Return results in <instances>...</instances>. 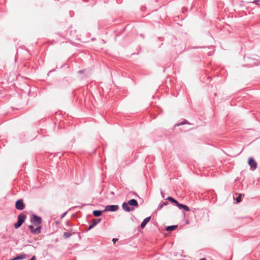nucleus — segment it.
<instances>
[{
  "mask_svg": "<svg viewBox=\"0 0 260 260\" xmlns=\"http://www.w3.org/2000/svg\"><path fill=\"white\" fill-rule=\"evenodd\" d=\"M26 218V215L24 213H21L18 216V221L14 224V228L15 229L19 228L22 223L25 221Z\"/></svg>",
  "mask_w": 260,
  "mask_h": 260,
  "instance_id": "f257e3e1",
  "label": "nucleus"
},
{
  "mask_svg": "<svg viewBox=\"0 0 260 260\" xmlns=\"http://www.w3.org/2000/svg\"><path fill=\"white\" fill-rule=\"evenodd\" d=\"M42 218L36 214H32L30 218V222L35 226H38L42 223Z\"/></svg>",
  "mask_w": 260,
  "mask_h": 260,
  "instance_id": "f03ea898",
  "label": "nucleus"
},
{
  "mask_svg": "<svg viewBox=\"0 0 260 260\" xmlns=\"http://www.w3.org/2000/svg\"><path fill=\"white\" fill-rule=\"evenodd\" d=\"M15 207L17 210H22L24 209L25 204H24L22 199L18 200L16 202Z\"/></svg>",
  "mask_w": 260,
  "mask_h": 260,
  "instance_id": "7ed1b4c3",
  "label": "nucleus"
},
{
  "mask_svg": "<svg viewBox=\"0 0 260 260\" xmlns=\"http://www.w3.org/2000/svg\"><path fill=\"white\" fill-rule=\"evenodd\" d=\"M119 209V206L117 205H108L105 207V211L115 212Z\"/></svg>",
  "mask_w": 260,
  "mask_h": 260,
  "instance_id": "20e7f679",
  "label": "nucleus"
},
{
  "mask_svg": "<svg viewBox=\"0 0 260 260\" xmlns=\"http://www.w3.org/2000/svg\"><path fill=\"white\" fill-rule=\"evenodd\" d=\"M127 203L123 202L122 204V208L125 212H129L134 210V207H131Z\"/></svg>",
  "mask_w": 260,
  "mask_h": 260,
  "instance_id": "39448f33",
  "label": "nucleus"
},
{
  "mask_svg": "<svg viewBox=\"0 0 260 260\" xmlns=\"http://www.w3.org/2000/svg\"><path fill=\"white\" fill-rule=\"evenodd\" d=\"M248 164L253 170H255L257 168V163L253 158L250 157L248 159Z\"/></svg>",
  "mask_w": 260,
  "mask_h": 260,
  "instance_id": "423d86ee",
  "label": "nucleus"
},
{
  "mask_svg": "<svg viewBox=\"0 0 260 260\" xmlns=\"http://www.w3.org/2000/svg\"><path fill=\"white\" fill-rule=\"evenodd\" d=\"M101 218L93 219L92 220V223L89 225L87 230L89 231L92 229L93 227L96 225L101 221Z\"/></svg>",
  "mask_w": 260,
  "mask_h": 260,
  "instance_id": "0eeeda50",
  "label": "nucleus"
},
{
  "mask_svg": "<svg viewBox=\"0 0 260 260\" xmlns=\"http://www.w3.org/2000/svg\"><path fill=\"white\" fill-rule=\"evenodd\" d=\"M150 219L151 216H148L145 218L141 223L140 227L142 229H144L146 225L147 224V223L150 220Z\"/></svg>",
  "mask_w": 260,
  "mask_h": 260,
  "instance_id": "6e6552de",
  "label": "nucleus"
},
{
  "mask_svg": "<svg viewBox=\"0 0 260 260\" xmlns=\"http://www.w3.org/2000/svg\"><path fill=\"white\" fill-rule=\"evenodd\" d=\"M127 203L129 206H133V207H138V203L136 200L135 199H131L129 200L127 202Z\"/></svg>",
  "mask_w": 260,
  "mask_h": 260,
  "instance_id": "1a4fd4ad",
  "label": "nucleus"
},
{
  "mask_svg": "<svg viewBox=\"0 0 260 260\" xmlns=\"http://www.w3.org/2000/svg\"><path fill=\"white\" fill-rule=\"evenodd\" d=\"M26 257L25 254H20L14 257L12 260H21L25 258Z\"/></svg>",
  "mask_w": 260,
  "mask_h": 260,
  "instance_id": "9d476101",
  "label": "nucleus"
},
{
  "mask_svg": "<svg viewBox=\"0 0 260 260\" xmlns=\"http://www.w3.org/2000/svg\"><path fill=\"white\" fill-rule=\"evenodd\" d=\"M177 225H170L166 227V230L168 232H171L175 230L177 228Z\"/></svg>",
  "mask_w": 260,
  "mask_h": 260,
  "instance_id": "9b49d317",
  "label": "nucleus"
},
{
  "mask_svg": "<svg viewBox=\"0 0 260 260\" xmlns=\"http://www.w3.org/2000/svg\"><path fill=\"white\" fill-rule=\"evenodd\" d=\"M41 226L39 225L37 226L36 228H35L34 231H33V234L37 235L41 233Z\"/></svg>",
  "mask_w": 260,
  "mask_h": 260,
  "instance_id": "f8f14e48",
  "label": "nucleus"
},
{
  "mask_svg": "<svg viewBox=\"0 0 260 260\" xmlns=\"http://www.w3.org/2000/svg\"><path fill=\"white\" fill-rule=\"evenodd\" d=\"M103 211L101 210H94L93 211V215L95 217H100L102 215Z\"/></svg>",
  "mask_w": 260,
  "mask_h": 260,
  "instance_id": "ddd939ff",
  "label": "nucleus"
},
{
  "mask_svg": "<svg viewBox=\"0 0 260 260\" xmlns=\"http://www.w3.org/2000/svg\"><path fill=\"white\" fill-rule=\"evenodd\" d=\"M72 235V234L69 232H64L63 235V238L67 239L70 237Z\"/></svg>",
  "mask_w": 260,
  "mask_h": 260,
  "instance_id": "4468645a",
  "label": "nucleus"
},
{
  "mask_svg": "<svg viewBox=\"0 0 260 260\" xmlns=\"http://www.w3.org/2000/svg\"><path fill=\"white\" fill-rule=\"evenodd\" d=\"M241 194H239L238 196L236 198V200L237 203H240L241 201Z\"/></svg>",
  "mask_w": 260,
  "mask_h": 260,
  "instance_id": "2eb2a0df",
  "label": "nucleus"
},
{
  "mask_svg": "<svg viewBox=\"0 0 260 260\" xmlns=\"http://www.w3.org/2000/svg\"><path fill=\"white\" fill-rule=\"evenodd\" d=\"M28 228L30 230V232L33 234V231L35 230V228L32 225H28Z\"/></svg>",
  "mask_w": 260,
  "mask_h": 260,
  "instance_id": "dca6fc26",
  "label": "nucleus"
},
{
  "mask_svg": "<svg viewBox=\"0 0 260 260\" xmlns=\"http://www.w3.org/2000/svg\"><path fill=\"white\" fill-rule=\"evenodd\" d=\"M259 2H260V0H254L253 2H248V3H252V4H256L257 5H259Z\"/></svg>",
  "mask_w": 260,
  "mask_h": 260,
  "instance_id": "f3484780",
  "label": "nucleus"
},
{
  "mask_svg": "<svg viewBox=\"0 0 260 260\" xmlns=\"http://www.w3.org/2000/svg\"><path fill=\"white\" fill-rule=\"evenodd\" d=\"M187 121L185 120V119H184L183 121L181 122H180L179 123H178L177 124V126H179V125H183V124H187Z\"/></svg>",
  "mask_w": 260,
  "mask_h": 260,
  "instance_id": "a211bd4d",
  "label": "nucleus"
},
{
  "mask_svg": "<svg viewBox=\"0 0 260 260\" xmlns=\"http://www.w3.org/2000/svg\"><path fill=\"white\" fill-rule=\"evenodd\" d=\"M183 206L184 207L182 208V209H183L185 211H189L190 210L189 208L187 206L184 205Z\"/></svg>",
  "mask_w": 260,
  "mask_h": 260,
  "instance_id": "6ab92c4d",
  "label": "nucleus"
},
{
  "mask_svg": "<svg viewBox=\"0 0 260 260\" xmlns=\"http://www.w3.org/2000/svg\"><path fill=\"white\" fill-rule=\"evenodd\" d=\"M176 206L179 208V209H182V208L184 207L183 206L184 204H182L178 203Z\"/></svg>",
  "mask_w": 260,
  "mask_h": 260,
  "instance_id": "aec40b11",
  "label": "nucleus"
},
{
  "mask_svg": "<svg viewBox=\"0 0 260 260\" xmlns=\"http://www.w3.org/2000/svg\"><path fill=\"white\" fill-rule=\"evenodd\" d=\"M167 200L171 202H172L173 201H174V199L172 197H168L167 198Z\"/></svg>",
  "mask_w": 260,
  "mask_h": 260,
  "instance_id": "412c9836",
  "label": "nucleus"
},
{
  "mask_svg": "<svg viewBox=\"0 0 260 260\" xmlns=\"http://www.w3.org/2000/svg\"><path fill=\"white\" fill-rule=\"evenodd\" d=\"M164 207V206L162 205V203H160L158 207H157V210H160L161 209V208Z\"/></svg>",
  "mask_w": 260,
  "mask_h": 260,
  "instance_id": "4be33fe9",
  "label": "nucleus"
},
{
  "mask_svg": "<svg viewBox=\"0 0 260 260\" xmlns=\"http://www.w3.org/2000/svg\"><path fill=\"white\" fill-rule=\"evenodd\" d=\"M85 72V70H81L78 71V73L80 74H84Z\"/></svg>",
  "mask_w": 260,
  "mask_h": 260,
  "instance_id": "5701e85b",
  "label": "nucleus"
},
{
  "mask_svg": "<svg viewBox=\"0 0 260 260\" xmlns=\"http://www.w3.org/2000/svg\"><path fill=\"white\" fill-rule=\"evenodd\" d=\"M67 212H65L64 213H63L61 216H60V218H62L64 217V216L67 214Z\"/></svg>",
  "mask_w": 260,
  "mask_h": 260,
  "instance_id": "b1692460",
  "label": "nucleus"
},
{
  "mask_svg": "<svg viewBox=\"0 0 260 260\" xmlns=\"http://www.w3.org/2000/svg\"><path fill=\"white\" fill-rule=\"evenodd\" d=\"M172 203H174L176 205H177L178 203V202L175 199H174V201H173Z\"/></svg>",
  "mask_w": 260,
  "mask_h": 260,
  "instance_id": "393cba45",
  "label": "nucleus"
},
{
  "mask_svg": "<svg viewBox=\"0 0 260 260\" xmlns=\"http://www.w3.org/2000/svg\"><path fill=\"white\" fill-rule=\"evenodd\" d=\"M168 202L166 201V202H164L163 203H162V205L164 206H166L167 205H168Z\"/></svg>",
  "mask_w": 260,
  "mask_h": 260,
  "instance_id": "a878e982",
  "label": "nucleus"
},
{
  "mask_svg": "<svg viewBox=\"0 0 260 260\" xmlns=\"http://www.w3.org/2000/svg\"><path fill=\"white\" fill-rule=\"evenodd\" d=\"M30 260H36V256L35 255L32 256Z\"/></svg>",
  "mask_w": 260,
  "mask_h": 260,
  "instance_id": "bb28decb",
  "label": "nucleus"
},
{
  "mask_svg": "<svg viewBox=\"0 0 260 260\" xmlns=\"http://www.w3.org/2000/svg\"><path fill=\"white\" fill-rule=\"evenodd\" d=\"M113 242L115 243L116 241H118V239L116 238H113L112 240Z\"/></svg>",
  "mask_w": 260,
  "mask_h": 260,
  "instance_id": "cd10ccee",
  "label": "nucleus"
},
{
  "mask_svg": "<svg viewBox=\"0 0 260 260\" xmlns=\"http://www.w3.org/2000/svg\"><path fill=\"white\" fill-rule=\"evenodd\" d=\"M66 224H67V225H71L70 224V222H69V221H67V222H66Z\"/></svg>",
  "mask_w": 260,
  "mask_h": 260,
  "instance_id": "c85d7f7f",
  "label": "nucleus"
},
{
  "mask_svg": "<svg viewBox=\"0 0 260 260\" xmlns=\"http://www.w3.org/2000/svg\"><path fill=\"white\" fill-rule=\"evenodd\" d=\"M200 260H207L206 258H202L200 259Z\"/></svg>",
  "mask_w": 260,
  "mask_h": 260,
  "instance_id": "c756f323",
  "label": "nucleus"
},
{
  "mask_svg": "<svg viewBox=\"0 0 260 260\" xmlns=\"http://www.w3.org/2000/svg\"><path fill=\"white\" fill-rule=\"evenodd\" d=\"M134 193L136 196H138L137 194L135 192H134Z\"/></svg>",
  "mask_w": 260,
  "mask_h": 260,
  "instance_id": "7c9ffc66",
  "label": "nucleus"
},
{
  "mask_svg": "<svg viewBox=\"0 0 260 260\" xmlns=\"http://www.w3.org/2000/svg\"><path fill=\"white\" fill-rule=\"evenodd\" d=\"M72 230H73L72 229H70L69 231L71 232V231H72Z\"/></svg>",
  "mask_w": 260,
  "mask_h": 260,
  "instance_id": "2f4dec72",
  "label": "nucleus"
},
{
  "mask_svg": "<svg viewBox=\"0 0 260 260\" xmlns=\"http://www.w3.org/2000/svg\"><path fill=\"white\" fill-rule=\"evenodd\" d=\"M260 7V4L259 3V5H257Z\"/></svg>",
  "mask_w": 260,
  "mask_h": 260,
  "instance_id": "473e14b6",
  "label": "nucleus"
}]
</instances>
